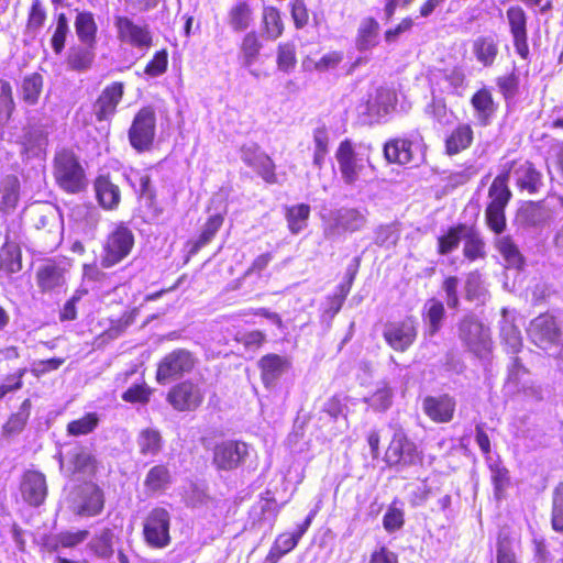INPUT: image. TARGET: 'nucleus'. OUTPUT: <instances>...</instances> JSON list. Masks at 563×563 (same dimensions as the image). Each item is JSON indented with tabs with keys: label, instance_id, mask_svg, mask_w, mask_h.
I'll return each instance as SVG.
<instances>
[{
	"label": "nucleus",
	"instance_id": "nucleus-13",
	"mask_svg": "<svg viewBox=\"0 0 563 563\" xmlns=\"http://www.w3.org/2000/svg\"><path fill=\"white\" fill-rule=\"evenodd\" d=\"M459 336L478 356L486 354L490 346L488 329L474 317H465L459 327Z\"/></svg>",
	"mask_w": 563,
	"mask_h": 563
},
{
	"label": "nucleus",
	"instance_id": "nucleus-6",
	"mask_svg": "<svg viewBox=\"0 0 563 563\" xmlns=\"http://www.w3.org/2000/svg\"><path fill=\"white\" fill-rule=\"evenodd\" d=\"M156 131V115L153 109L142 108L134 117L129 130L131 146L137 152L148 151Z\"/></svg>",
	"mask_w": 563,
	"mask_h": 563
},
{
	"label": "nucleus",
	"instance_id": "nucleus-49",
	"mask_svg": "<svg viewBox=\"0 0 563 563\" xmlns=\"http://www.w3.org/2000/svg\"><path fill=\"white\" fill-rule=\"evenodd\" d=\"M99 421V416L96 412H88L84 417L70 421L67 424V432L74 437L89 434L98 427Z\"/></svg>",
	"mask_w": 563,
	"mask_h": 563
},
{
	"label": "nucleus",
	"instance_id": "nucleus-1",
	"mask_svg": "<svg viewBox=\"0 0 563 563\" xmlns=\"http://www.w3.org/2000/svg\"><path fill=\"white\" fill-rule=\"evenodd\" d=\"M197 363V357L189 350L175 349L158 362L156 380L161 385L179 380L190 374Z\"/></svg>",
	"mask_w": 563,
	"mask_h": 563
},
{
	"label": "nucleus",
	"instance_id": "nucleus-29",
	"mask_svg": "<svg viewBox=\"0 0 563 563\" xmlns=\"http://www.w3.org/2000/svg\"><path fill=\"white\" fill-rule=\"evenodd\" d=\"M444 306L441 301L432 298L429 299L422 311V320L424 322V335L433 336L442 327L444 318Z\"/></svg>",
	"mask_w": 563,
	"mask_h": 563
},
{
	"label": "nucleus",
	"instance_id": "nucleus-37",
	"mask_svg": "<svg viewBox=\"0 0 563 563\" xmlns=\"http://www.w3.org/2000/svg\"><path fill=\"white\" fill-rule=\"evenodd\" d=\"M471 103L476 111L479 123L483 125L488 124L490 117L495 112L492 93L487 89H481L472 97Z\"/></svg>",
	"mask_w": 563,
	"mask_h": 563
},
{
	"label": "nucleus",
	"instance_id": "nucleus-30",
	"mask_svg": "<svg viewBox=\"0 0 563 563\" xmlns=\"http://www.w3.org/2000/svg\"><path fill=\"white\" fill-rule=\"evenodd\" d=\"M74 26L78 42L97 45L98 26L91 12H78Z\"/></svg>",
	"mask_w": 563,
	"mask_h": 563
},
{
	"label": "nucleus",
	"instance_id": "nucleus-22",
	"mask_svg": "<svg viewBox=\"0 0 563 563\" xmlns=\"http://www.w3.org/2000/svg\"><path fill=\"white\" fill-rule=\"evenodd\" d=\"M511 169V164H505L503 166V172L493 180L488 190V198L490 201L487 207H492L494 209L506 208L511 197V192L507 186Z\"/></svg>",
	"mask_w": 563,
	"mask_h": 563
},
{
	"label": "nucleus",
	"instance_id": "nucleus-55",
	"mask_svg": "<svg viewBox=\"0 0 563 563\" xmlns=\"http://www.w3.org/2000/svg\"><path fill=\"white\" fill-rule=\"evenodd\" d=\"M68 32V20L64 13H60L57 16L56 27L51 40L52 47L56 54L63 52Z\"/></svg>",
	"mask_w": 563,
	"mask_h": 563
},
{
	"label": "nucleus",
	"instance_id": "nucleus-38",
	"mask_svg": "<svg viewBox=\"0 0 563 563\" xmlns=\"http://www.w3.org/2000/svg\"><path fill=\"white\" fill-rule=\"evenodd\" d=\"M464 230V256L470 261L483 258L485 256V243L479 233L473 228L466 225Z\"/></svg>",
	"mask_w": 563,
	"mask_h": 563
},
{
	"label": "nucleus",
	"instance_id": "nucleus-24",
	"mask_svg": "<svg viewBox=\"0 0 563 563\" xmlns=\"http://www.w3.org/2000/svg\"><path fill=\"white\" fill-rule=\"evenodd\" d=\"M262 380L266 387L275 385L279 377L288 369L289 362L277 354H267L258 362Z\"/></svg>",
	"mask_w": 563,
	"mask_h": 563
},
{
	"label": "nucleus",
	"instance_id": "nucleus-59",
	"mask_svg": "<svg viewBox=\"0 0 563 563\" xmlns=\"http://www.w3.org/2000/svg\"><path fill=\"white\" fill-rule=\"evenodd\" d=\"M22 268L20 250L15 245H5L3 247V257L1 269L8 273H16Z\"/></svg>",
	"mask_w": 563,
	"mask_h": 563
},
{
	"label": "nucleus",
	"instance_id": "nucleus-60",
	"mask_svg": "<svg viewBox=\"0 0 563 563\" xmlns=\"http://www.w3.org/2000/svg\"><path fill=\"white\" fill-rule=\"evenodd\" d=\"M399 239V232L391 225H379L375 231V244L384 247H391L396 245Z\"/></svg>",
	"mask_w": 563,
	"mask_h": 563
},
{
	"label": "nucleus",
	"instance_id": "nucleus-41",
	"mask_svg": "<svg viewBox=\"0 0 563 563\" xmlns=\"http://www.w3.org/2000/svg\"><path fill=\"white\" fill-rule=\"evenodd\" d=\"M496 247L504 261L506 262L507 267L520 268L523 264V257L517 247V245L512 242L509 236H501L496 241Z\"/></svg>",
	"mask_w": 563,
	"mask_h": 563
},
{
	"label": "nucleus",
	"instance_id": "nucleus-64",
	"mask_svg": "<svg viewBox=\"0 0 563 563\" xmlns=\"http://www.w3.org/2000/svg\"><path fill=\"white\" fill-rule=\"evenodd\" d=\"M167 64V52L165 49L158 51L146 65L145 74L151 77H158L166 71Z\"/></svg>",
	"mask_w": 563,
	"mask_h": 563
},
{
	"label": "nucleus",
	"instance_id": "nucleus-43",
	"mask_svg": "<svg viewBox=\"0 0 563 563\" xmlns=\"http://www.w3.org/2000/svg\"><path fill=\"white\" fill-rule=\"evenodd\" d=\"M223 224V217L221 214L211 216L203 225L201 234L192 243L190 254L197 253L201 247L206 246L213 239L216 233Z\"/></svg>",
	"mask_w": 563,
	"mask_h": 563
},
{
	"label": "nucleus",
	"instance_id": "nucleus-46",
	"mask_svg": "<svg viewBox=\"0 0 563 563\" xmlns=\"http://www.w3.org/2000/svg\"><path fill=\"white\" fill-rule=\"evenodd\" d=\"M310 214V207L306 203H300L288 208L286 218L288 228L294 234H298L307 227V221Z\"/></svg>",
	"mask_w": 563,
	"mask_h": 563
},
{
	"label": "nucleus",
	"instance_id": "nucleus-54",
	"mask_svg": "<svg viewBox=\"0 0 563 563\" xmlns=\"http://www.w3.org/2000/svg\"><path fill=\"white\" fill-rule=\"evenodd\" d=\"M393 400V391L391 388L386 384L383 383L380 387L377 388V390L366 398V402L369 407H372L374 410L377 411H385L387 410Z\"/></svg>",
	"mask_w": 563,
	"mask_h": 563
},
{
	"label": "nucleus",
	"instance_id": "nucleus-44",
	"mask_svg": "<svg viewBox=\"0 0 563 563\" xmlns=\"http://www.w3.org/2000/svg\"><path fill=\"white\" fill-rule=\"evenodd\" d=\"M313 159L312 164L318 169L323 167L325 156L329 152V133L324 126H319L313 131Z\"/></svg>",
	"mask_w": 563,
	"mask_h": 563
},
{
	"label": "nucleus",
	"instance_id": "nucleus-10",
	"mask_svg": "<svg viewBox=\"0 0 563 563\" xmlns=\"http://www.w3.org/2000/svg\"><path fill=\"white\" fill-rule=\"evenodd\" d=\"M170 516L169 512L161 507L150 511L144 522V538L153 548H165L170 542L169 536Z\"/></svg>",
	"mask_w": 563,
	"mask_h": 563
},
{
	"label": "nucleus",
	"instance_id": "nucleus-52",
	"mask_svg": "<svg viewBox=\"0 0 563 563\" xmlns=\"http://www.w3.org/2000/svg\"><path fill=\"white\" fill-rule=\"evenodd\" d=\"M263 23L265 26L267 38L276 40L284 31L279 11L273 7L264 9Z\"/></svg>",
	"mask_w": 563,
	"mask_h": 563
},
{
	"label": "nucleus",
	"instance_id": "nucleus-26",
	"mask_svg": "<svg viewBox=\"0 0 563 563\" xmlns=\"http://www.w3.org/2000/svg\"><path fill=\"white\" fill-rule=\"evenodd\" d=\"M139 453L144 457H156L163 450L164 440L159 430L144 428L136 437Z\"/></svg>",
	"mask_w": 563,
	"mask_h": 563
},
{
	"label": "nucleus",
	"instance_id": "nucleus-5",
	"mask_svg": "<svg viewBox=\"0 0 563 563\" xmlns=\"http://www.w3.org/2000/svg\"><path fill=\"white\" fill-rule=\"evenodd\" d=\"M114 27L121 43L142 53H146L153 45V35L146 23H137L128 16L117 15L114 16Z\"/></svg>",
	"mask_w": 563,
	"mask_h": 563
},
{
	"label": "nucleus",
	"instance_id": "nucleus-20",
	"mask_svg": "<svg viewBox=\"0 0 563 563\" xmlns=\"http://www.w3.org/2000/svg\"><path fill=\"white\" fill-rule=\"evenodd\" d=\"M454 410L455 401L448 395L429 396L423 400V411L435 422H449L453 418Z\"/></svg>",
	"mask_w": 563,
	"mask_h": 563
},
{
	"label": "nucleus",
	"instance_id": "nucleus-16",
	"mask_svg": "<svg viewBox=\"0 0 563 563\" xmlns=\"http://www.w3.org/2000/svg\"><path fill=\"white\" fill-rule=\"evenodd\" d=\"M20 490L22 498L29 505L34 507L42 505L47 495L45 475L37 471H26L23 474Z\"/></svg>",
	"mask_w": 563,
	"mask_h": 563
},
{
	"label": "nucleus",
	"instance_id": "nucleus-57",
	"mask_svg": "<svg viewBox=\"0 0 563 563\" xmlns=\"http://www.w3.org/2000/svg\"><path fill=\"white\" fill-rule=\"evenodd\" d=\"M501 338L511 353H518L522 346V338L519 329L508 322L501 327Z\"/></svg>",
	"mask_w": 563,
	"mask_h": 563
},
{
	"label": "nucleus",
	"instance_id": "nucleus-61",
	"mask_svg": "<svg viewBox=\"0 0 563 563\" xmlns=\"http://www.w3.org/2000/svg\"><path fill=\"white\" fill-rule=\"evenodd\" d=\"M13 109L12 87L9 81L0 79V119L9 118Z\"/></svg>",
	"mask_w": 563,
	"mask_h": 563
},
{
	"label": "nucleus",
	"instance_id": "nucleus-7",
	"mask_svg": "<svg viewBox=\"0 0 563 563\" xmlns=\"http://www.w3.org/2000/svg\"><path fill=\"white\" fill-rule=\"evenodd\" d=\"M418 323L413 317L388 322L384 327L383 338L397 352H406L416 341Z\"/></svg>",
	"mask_w": 563,
	"mask_h": 563
},
{
	"label": "nucleus",
	"instance_id": "nucleus-21",
	"mask_svg": "<svg viewBox=\"0 0 563 563\" xmlns=\"http://www.w3.org/2000/svg\"><path fill=\"white\" fill-rule=\"evenodd\" d=\"M173 483V475L166 464L152 466L144 478L143 486L150 496L166 492Z\"/></svg>",
	"mask_w": 563,
	"mask_h": 563
},
{
	"label": "nucleus",
	"instance_id": "nucleus-4",
	"mask_svg": "<svg viewBox=\"0 0 563 563\" xmlns=\"http://www.w3.org/2000/svg\"><path fill=\"white\" fill-rule=\"evenodd\" d=\"M134 235L132 231L123 225H118L111 231L103 244L100 258L101 266L110 268L124 260L132 251Z\"/></svg>",
	"mask_w": 563,
	"mask_h": 563
},
{
	"label": "nucleus",
	"instance_id": "nucleus-14",
	"mask_svg": "<svg viewBox=\"0 0 563 563\" xmlns=\"http://www.w3.org/2000/svg\"><path fill=\"white\" fill-rule=\"evenodd\" d=\"M506 19L516 53L527 60L530 55L527 30L528 15L520 5H511L506 11Z\"/></svg>",
	"mask_w": 563,
	"mask_h": 563
},
{
	"label": "nucleus",
	"instance_id": "nucleus-8",
	"mask_svg": "<svg viewBox=\"0 0 563 563\" xmlns=\"http://www.w3.org/2000/svg\"><path fill=\"white\" fill-rule=\"evenodd\" d=\"M202 386L192 380L176 384L167 394V402L177 411H194L203 402Z\"/></svg>",
	"mask_w": 563,
	"mask_h": 563
},
{
	"label": "nucleus",
	"instance_id": "nucleus-11",
	"mask_svg": "<svg viewBox=\"0 0 563 563\" xmlns=\"http://www.w3.org/2000/svg\"><path fill=\"white\" fill-rule=\"evenodd\" d=\"M240 157L249 167L253 168L267 184H277L275 163L261 150L255 142H246L240 147Z\"/></svg>",
	"mask_w": 563,
	"mask_h": 563
},
{
	"label": "nucleus",
	"instance_id": "nucleus-12",
	"mask_svg": "<svg viewBox=\"0 0 563 563\" xmlns=\"http://www.w3.org/2000/svg\"><path fill=\"white\" fill-rule=\"evenodd\" d=\"M335 158L343 181L346 185L355 184L365 168L366 159L355 152L350 140L340 143Z\"/></svg>",
	"mask_w": 563,
	"mask_h": 563
},
{
	"label": "nucleus",
	"instance_id": "nucleus-39",
	"mask_svg": "<svg viewBox=\"0 0 563 563\" xmlns=\"http://www.w3.org/2000/svg\"><path fill=\"white\" fill-rule=\"evenodd\" d=\"M31 408V400L29 398L23 400L19 410L12 413L9 417L8 421L4 423V426L2 427L3 433L5 435H13L20 433L24 429L29 420Z\"/></svg>",
	"mask_w": 563,
	"mask_h": 563
},
{
	"label": "nucleus",
	"instance_id": "nucleus-31",
	"mask_svg": "<svg viewBox=\"0 0 563 563\" xmlns=\"http://www.w3.org/2000/svg\"><path fill=\"white\" fill-rule=\"evenodd\" d=\"M473 129L467 123L459 124L446 137L445 150L449 155H455L471 146Z\"/></svg>",
	"mask_w": 563,
	"mask_h": 563
},
{
	"label": "nucleus",
	"instance_id": "nucleus-58",
	"mask_svg": "<svg viewBox=\"0 0 563 563\" xmlns=\"http://www.w3.org/2000/svg\"><path fill=\"white\" fill-rule=\"evenodd\" d=\"M295 46L289 43L279 44L277 51V66L282 71H289L296 65Z\"/></svg>",
	"mask_w": 563,
	"mask_h": 563
},
{
	"label": "nucleus",
	"instance_id": "nucleus-28",
	"mask_svg": "<svg viewBox=\"0 0 563 563\" xmlns=\"http://www.w3.org/2000/svg\"><path fill=\"white\" fill-rule=\"evenodd\" d=\"M413 143L406 139H394L384 146V155L389 163L408 164L413 161Z\"/></svg>",
	"mask_w": 563,
	"mask_h": 563
},
{
	"label": "nucleus",
	"instance_id": "nucleus-34",
	"mask_svg": "<svg viewBox=\"0 0 563 563\" xmlns=\"http://www.w3.org/2000/svg\"><path fill=\"white\" fill-rule=\"evenodd\" d=\"M20 183L15 176H8L0 183V210L12 212L19 201Z\"/></svg>",
	"mask_w": 563,
	"mask_h": 563
},
{
	"label": "nucleus",
	"instance_id": "nucleus-19",
	"mask_svg": "<svg viewBox=\"0 0 563 563\" xmlns=\"http://www.w3.org/2000/svg\"><path fill=\"white\" fill-rule=\"evenodd\" d=\"M123 96V85L113 82L107 86L93 104V112L98 121L108 120L115 112L117 106Z\"/></svg>",
	"mask_w": 563,
	"mask_h": 563
},
{
	"label": "nucleus",
	"instance_id": "nucleus-51",
	"mask_svg": "<svg viewBox=\"0 0 563 563\" xmlns=\"http://www.w3.org/2000/svg\"><path fill=\"white\" fill-rule=\"evenodd\" d=\"M112 539V530L106 528L89 542V547L99 558L108 559L113 553Z\"/></svg>",
	"mask_w": 563,
	"mask_h": 563
},
{
	"label": "nucleus",
	"instance_id": "nucleus-48",
	"mask_svg": "<svg viewBox=\"0 0 563 563\" xmlns=\"http://www.w3.org/2000/svg\"><path fill=\"white\" fill-rule=\"evenodd\" d=\"M43 88V77L38 73L26 75L22 81V97L29 104H35Z\"/></svg>",
	"mask_w": 563,
	"mask_h": 563
},
{
	"label": "nucleus",
	"instance_id": "nucleus-32",
	"mask_svg": "<svg viewBox=\"0 0 563 563\" xmlns=\"http://www.w3.org/2000/svg\"><path fill=\"white\" fill-rule=\"evenodd\" d=\"M473 53L484 67L492 66L498 55L497 40L492 35L477 37L473 42Z\"/></svg>",
	"mask_w": 563,
	"mask_h": 563
},
{
	"label": "nucleus",
	"instance_id": "nucleus-45",
	"mask_svg": "<svg viewBox=\"0 0 563 563\" xmlns=\"http://www.w3.org/2000/svg\"><path fill=\"white\" fill-rule=\"evenodd\" d=\"M463 229H466V224H459L450 228L445 234L439 236L438 251L440 254H449L459 247L465 233Z\"/></svg>",
	"mask_w": 563,
	"mask_h": 563
},
{
	"label": "nucleus",
	"instance_id": "nucleus-9",
	"mask_svg": "<svg viewBox=\"0 0 563 563\" xmlns=\"http://www.w3.org/2000/svg\"><path fill=\"white\" fill-rule=\"evenodd\" d=\"M528 335L537 346L554 355L550 350L558 349L560 330L552 316L544 313L534 318L528 328Z\"/></svg>",
	"mask_w": 563,
	"mask_h": 563
},
{
	"label": "nucleus",
	"instance_id": "nucleus-17",
	"mask_svg": "<svg viewBox=\"0 0 563 563\" xmlns=\"http://www.w3.org/2000/svg\"><path fill=\"white\" fill-rule=\"evenodd\" d=\"M334 224L325 230V235L331 236L341 232H356L363 229L367 222L366 214L354 208H342L335 212Z\"/></svg>",
	"mask_w": 563,
	"mask_h": 563
},
{
	"label": "nucleus",
	"instance_id": "nucleus-2",
	"mask_svg": "<svg viewBox=\"0 0 563 563\" xmlns=\"http://www.w3.org/2000/svg\"><path fill=\"white\" fill-rule=\"evenodd\" d=\"M55 178L66 191L75 194L86 187L85 172L76 155L70 151H60L55 156Z\"/></svg>",
	"mask_w": 563,
	"mask_h": 563
},
{
	"label": "nucleus",
	"instance_id": "nucleus-63",
	"mask_svg": "<svg viewBox=\"0 0 563 563\" xmlns=\"http://www.w3.org/2000/svg\"><path fill=\"white\" fill-rule=\"evenodd\" d=\"M89 536L88 530H78V531H62L55 536V541L57 545L64 548H73L77 544L84 542Z\"/></svg>",
	"mask_w": 563,
	"mask_h": 563
},
{
	"label": "nucleus",
	"instance_id": "nucleus-35",
	"mask_svg": "<svg viewBox=\"0 0 563 563\" xmlns=\"http://www.w3.org/2000/svg\"><path fill=\"white\" fill-rule=\"evenodd\" d=\"M378 30L379 24L374 18H366L362 20L356 36L357 49L364 52L376 46Z\"/></svg>",
	"mask_w": 563,
	"mask_h": 563
},
{
	"label": "nucleus",
	"instance_id": "nucleus-42",
	"mask_svg": "<svg viewBox=\"0 0 563 563\" xmlns=\"http://www.w3.org/2000/svg\"><path fill=\"white\" fill-rule=\"evenodd\" d=\"M262 44L255 32L247 33L241 44L240 58L243 67L250 68L257 59Z\"/></svg>",
	"mask_w": 563,
	"mask_h": 563
},
{
	"label": "nucleus",
	"instance_id": "nucleus-18",
	"mask_svg": "<svg viewBox=\"0 0 563 563\" xmlns=\"http://www.w3.org/2000/svg\"><path fill=\"white\" fill-rule=\"evenodd\" d=\"M36 282L43 292L58 294L66 286V269L55 262H48L37 269Z\"/></svg>",
	"mask_w": 563,
	"mask_h": 563
},
{
	"label": "nucleus",
	"instance_id": "nucleus-33",
	"mask_svg": "<svg viewBox=\"0 0 563 563\" xmlns=\"http://www.w3.org/2000/svg\"><path fill=\"white\" fill-rule=\"evenodd\" d=\"M396 104V95L393 90L380 87L376 90L375 96L367 101V110L369 113L380 118L388 114Z\"/></svg>",
	"mask_w": 563,
	"mask_h": 563
},
{
	"label": "nucleus",
	"instance_id": "nucleus-40",
	"mask_svg": "<svg viewBox=\"0 0 563 563\" xmlns=\"http://www.w3.org/2000/svg\"><path fill=\"white\" fill-rule=\"evenodd\" d=\"M252 10L245 1L234 4L228 13V23L235 32H242L250 26Z\"/></svg>",
	"mask_w": 563,
	"mask_h": 563
},
{
	"label": "nucleus",
	"instance_id": "nucleus-3",
	"mask_svg": "<svg viewBox=\"0 0 563 563\" xmlns=\"http://www.w3.org/2000/svg\"><path fill=\"white\" fill-rule=\"evenodd\" d=\"M386 463L398 471L415 466L422 462V455L417 445L409 440L402 429L395 431L385 454Z\"/></svg>",
	"mask_w": 563,
	"mask_h": 563
},
{
	"label": "nucleus",
	"instance_id": "nucleus-47",
	"mask_svg": "<svg viewBox=\"0 0 563 563\" xmlns=\"http://www.w3.org/2000/svg\"><path fill=\"white\" fill-rule=\"evenodd\" d=\"M71 473L91 474L96 467V459L85 449H76L69 453Z\"/></svg>",
	"mask_w": 563,
	"mask_h": 563
},
{
	"label": "nucleus",
	"instance_id": "nucleus-56",
	"mask_svg": "<svg viewBox=\"0 0 563 563\" xmlns=\"http://www.w3.org/2000/svg\"><path fill=\"white\" fill-rule=\"evenodd\" d=\"M151 395L152 389L145 383L134 384L122 394V399L131 404H146Z\"/></svg>",
	"mask_w": 563,
	"mask_h": 563
},
{
	"label": "nucleus",
	"instance_id": "nucleus-50",
	"mask_svg": "<svg viewBox=\"0 0 563 563\" xmlns=\"http://www.w3.org/2000/svg\"><path fill=\"white\" fill-rule=\"evenodd\" d=\"M103 509V496L100 489L92 488L85 495L81 505L78 506L77 514L80 516L92 517Z\"/></svg>",
	"mask_w": 563,
	"mask_h": 563
},
{
	"label": "nucleus",
	"instance_id": "nucleus-23",
	"mask_svg": "<svg viewBox=\"0 0 563 563\" xmlns=\"http://www.w3.org/2000/svg\"><path fill=\"white\" fill-rule=\"evenodd\" d=\"M510 165V163H507ZM511 166H516L514 169V176L517 185L525 190L533 194L537 192L542 186V175L536 169L532 163L529 161L521 162L519 164L511 162Z\"/></svg>",
	"mask_w": 563,
	"mask_h": 563
},
{
	"label": "nucleus",
	"instance_id": "nucleus-15",
	"mask_svg": "<svg viewBox=\"0 0 563 563\" xmlns=\"http://www.w3.org/2000/svg\"><path fill=\"white\" fill-rule=\"evenodd\" d=\"M249 454V445L240 441H224L214 449L213 463L221 470L238 467Z\"/></svg>",
	"mask_w": 563,
	"mask_h": 563
},
{
	"label": "nucleus",
	"instance_id": "nucleus-36",
	"mask_svg": "<svg viewBox=\"0 0 563 563\" xmlns=\"http://www.w3.org/2000/svg\"><path fill=\"white\" fill-rule=\"evenodd\" d=\"M549 218V213L540 203L529 202L522 206L517 213V221L525 227H541Z\"/></svg>",
	"mask_w": 563,
	"mask_h": 563
},
{
	"label": "nucleus",
	"instance_id": "nucleus-27",
	"mask_svg": "<svg viewBox=\"0 0 563 563\" xmlns=\"http://www.w3.org/2000/svg\"><path fill=\"white\" fill-rule=\"evenodd\" d=\"M96 196L104 209H115L121 199V192L108 176H99L95 181Z\"/></svg>",
	"mask_w": 563,
	"mask_h": 563
},
{
	"label": "nucleus",
	"instance_id": "nucleus-53",
	"mask_svg": "<svg viewBox=\"0 0 563 563\" xmlns=\"http://www.w3.org/2000/svg\"><path fill=\"white\" fill-rule=\"evenodd\" d=\"M552 527L563 532V482L559 483L552 495Z\"/></svg>",
	"mask_w": 563,
	"mask_h": 563
},
{
	"label": "nucleus",
	"instance_id": "nucleus-62",
	"mask_svg": "<svg viewBox=\"0 0 563 563\" xmlns=\"http://www.w3.org/2000/svg\"><path fill=\"white\" fill-rule=\"evenodd\" d=\"M405 523L404 511L395 505L389 506L383 518L384 529L388 533H393L402 528Z\"/></svg>",
	"mask_w": 563,
	"mask_h": 563
},
{
	"label": "nucleus",
	"instance_id": "nucleus-25",
	"mask_svg": "<svg viewBox=\"0 0 563 563\" xmlns=\"http://www.w3.org/2000/svg\"><path fill=\"white\" fill-rule=\"evenodd\" d=\"M97 45L78 43L68 49L67 65L75 71H86L91 68L96 58Z\"/></svg>",
	"mask_w": 563,
	"mask_h": 563
}]
</instances>
